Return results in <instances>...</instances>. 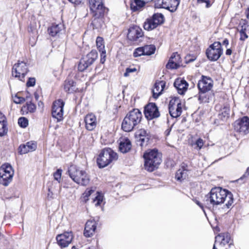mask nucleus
I'll list each match as a JSON object with an SVG mask.
<instances>
[{
    "label": "nucleus",
    "instance_id": "680f3d73",
    "mask_svg": "<svg viewBox=\"0 0 249 249\" xmlns=\"http://www.w3.org/2000/svg\"><path fill=\"white\" fill-rule=\"evenodd\" d=\"M172 130V126L169 127L164 132V134L166 136H168L170 135V132Z\"/></svg>",
    "mask_w": 249,
    "mask_h": 249
},
{
    "label": "nucleus",
    "instance_id": "7c9ffc66",
    "mask_svg": "<svg viewBox=\"0 0 249 249\" xmlns=\"http://www.w3.org/2000/svg\"><path fill=\"white\" fill-rule=\"evenodd\" d=\"M145 2L143 0H134L130 3V8L133 12H136L143 7Z\"/></svg>",
    "mask_w": 249,
    "mask_h": 249
},
{
    "label": "nucleus",
    "instance_id": "13d9d810",
    "mask_svg": "<svg viewBox=\"0 0 249 249\" xmlns=\"http://www.w3.org/2000/svg\"><path fill=\"white\" fill-rule=\"evenodd\" d=\"M6 121H7L6 116L3 113L0 111V123Z\"/></svg>",
    "mask_w": 249,
    "mask_h": 249
},
{
    "label": "nucleus",
    "instance_id": "a211bd4d",
    "mask_svg": "<svg viewBox=\"0 0 249 249\" xmlns=\"http://www.w3.org/2000/svg\"><path fill=\"white\" fill-rule=\"evenodd\" d=\"M143 36V33L142 29L138 26L130 27L128 30L127 37L129 40L136 41Z\"/></svg>",
    "mask_w": 249,
    "mask_h": 249
},
{
    "label": "nucleus",
    "instance_id": "393cba45",
    "mask_svg": "<svg viewBox=\"0 0 249 249\" xmlns=\"http://www.w3.org/2000/svg\"><path fill=\"white\" fill-rule=\"evenodd\" d=\"M85 122L87 129L91 131L96 126V118L93 114H89L85 118Z\"/></svg>",
    "mask_w": 249,
    "mask_h": 249
},
{
    "label": "nucleus",
    "instance_id": "9d476101",
    "mask_svg": "<svg viewBox=\"0 0 249 249\" xmlns=\"http://www.w3.org/2000/svg\"><path fill=\"white\" fill-rule=\"evenodd\" d=\"M164 18L161 13H155L147 18L143 23V28L147 31H151L156 28L159 25L164 22Z\"/></svg>",
    "mask_w": 249,
    "mask_h": 249
},
{
    "label": "nucleus",
    "instance_id": "9b49d317",
    "mask_svg": "<svg viewBox=\"0 0 249 249\" xmlns=\"http://www.w3.org/2000/svg\"><path fill=\"white\" fill-rule=\"evenodd\" d=\"M29 70L27 64L24 61H18L12 68V75L21 81H24V78Z\"/></svg>",
    "mask_w": 249,
    "mask_h": 249
},
{
    "label": "nucleus",
    "instance_id": "412c9836",
    "mask_svg": "<svg viewBox=\"0 0 249 249\" xmlns=\"http://www.w3.org/2000/svg\"><path fill=\"white\" fill-rule=\"evenodd\" d=\"M174 86L178 91V92L181 95L185 93L188 89V84L183 79L177 78L174 83Z\"/></svg>",
    "mask_w": 249,
    "mask_h": 249
},
{
    "label": "nucleus",
    "instance_id": "2f4dec72",
    "mask_svg": "<svg viewBox=\"0 0 249 249\" xmlns=\"http://www.w3.org/2000/svg\"><path fill=\"white\" fill-rule=\"evenodd\" d=\"M21 110H25L27 113H34L36 110V106L30 100L26 102V105L22 107Z\"/></svg>",
    "mask_w": 249,
    "mask_h": 249
},
{
    "label": "nucleus",
    "instance_id": "4be33fe9",
    "mask_svg": "<svg viewBox=\"0 0 249 249\" xmlns=\"http://www.w3.org/2000/svg\"><path fill=\"white\" fill-rule=\"evenodd\" d=\"M64 89L68 93H72L78 91L76 83L72 79L67 78L64 82Z\"/></svg>",
    "mask_w": 249,
    "mask_h": 249
},
{
    "label": "nucleus",
    "instance_id": "4c0bfd02",
    "mask_svg": "<svg viewBox=\"0 0 249 249\" xmlns=\"http://www.w3.org/2000/svg\"><path fill=\"white\" fill-rule=\"evenodd\" d=\"M249 178V167H248L244 174L238 179L236 180V182L243 183L245 182Z\"/></svg>",
    "mask_w": 249,
    "mask_h": 249
},
{
    "label": "nucleus",
    "instance_id": "4d7b16f0",
    "mask_svg": "<svg viewBox=\"0 0 249 249\" xmlns=\"http://www.w3.org/2000/svg\"><path fill=\"white\" fill-rule=\"evenodd\" d=\"M197 1L198 3H205L206 8H209L212 5L210 0H197Z\"/></svg>",
    "mask_w": 249,
    "mask_h": 249
},
{
    "label": "nucleus",
    "instance_id": "603ef678",
    "mask_svg": "<svg viewBox=\"0 0 249 249\" xmlns=\"http://www.w3.org/2000/svg\"><path fill=\"white\" fill-rule=\"evenodd\" d=\"M161 89V87L160 86V83L159 80L156 81L155 82L154 86V89H152V93L153 94V91L154 92H160Z\"/></svg>",
    "mask_w": 249,
    "mask_h": 249
},
{
    "label": "nucleus",
    "instance_id": "a19ab883",
    "mask_svg": "<svg viewBox=\"0 0 249 249\" xmlns=\"http://www.w3.org/2000/svg\"><path fill=\"white\" fill-rule=\"evenodd\" d=\"M25 144L29 150V152L34 151L37 148V144L35 142L30 141L27 142Z\"/></svg>",
    "mask_w": 249,
    "mask_h": 249
},
{
    "label": "nucleus",
    "instance_id": "49530a36",
    "mask_svg": "<svg viewBox=\"0 0 249 249\" xmlns=\"http://www.w3.org/2000/svg\"><path fill=\"white\" fill-rule=\"evenodd\" d=\"M25 101V99L23 97L18 96L17 95L14 97V102L17 104H21Z\"/></svg>",
    "mask_w": 249,
    "mask_h": 249
},
{
    "label": "nucleus",
    "instance_id": "58836bf2",
    "mask_svg": "<svg viewBox=\"0 0 249 249\" xmlns=\"http://www.w3.org/2000/svg\"><path fill=\"white\" fill-rule=\"evenodd\" d=\"M142 55H144V49H143V47L136 48L133 53V56L134 57H137Z\"/></svg>",
    "mask_w": 249,
    "mask_h": 249
},
{
    "label": "nucleus",
    "instance_id": "72a5a7b5",
    "mask_svg": "<svg viewBox=\"0 0 249 249\" xmlns=\"http://www.w3.org/2000/svg\"><path fill=\"white\" fill-rule=\"evenodd\" d=\"M7 121L0 123V137L6 135L8 132Z\"/></svg>",
    "mask_w": 249,
    "mask_h": 249
},
{
    "label": "nucleus",
    "instance_id": "79ce46f5",
    "mask_svg": "<svg viewBox=\"0 0 249 249\" xmlns=\"http://www.w3.org/2000/svg\"><path fill=\"white\" fill-rule=\"evenodd\" d=\"M103 197L104 196L101 193L98 192H97V195L93 199L94 202L96 201V203H95L96 206H98L101 205L103 200Z\"/></svg>",
    "mask_w": 249,
    "mask_h": 249
},
{
    "label": "nucleus",
    "instance_id": "052dcab7",
    "mask_svg": "<svg viewBox=\"0 0 249 249\" xmlns=\"http://www.w3.org/2000/svg\"><path fill=\"white\" fill-rule=\"evenodd\" d=\"M48 190L49 192L47 195L48 197L50 199H53L54 198L53 196V193L51 191V188L49 187Z\"/></svg>",
    "mask_w": 249,
    "mask_h": 249
},
{
    "label": "nucleus",
    "instance_id": "0e129e2a",
    "mask_svg": "<svg viewBox=\"0 0 249 249\" xmlns=\"http://www.w3.org/2000/svg\"><path fill=\"white\" fill-rule=\"evenodd\" d=\"M222 44L227 47L229 45V40L227 38H225L222 42Z\"/></svg>",
    "mask_w": 249,
    "mask_h": 249
},
{
    "label": "nucleus",
    "instance_id": "aec40b11",
    "mask_svg": "<svg viewBox=\"0 0 249 249\" xmlns=\"http://www.w3.org/2000/svg\"><path fill=\"white\" fill-rule=\"evenodd\" d=\"M189 171L188 164L184 162H182L180 165L179 168L176 172L175 175L176 179L178 181L181 182L187 178Z\"/></svg>",
    "mask_w": 249,
    "mask_h": 249
},
{
    "label": "nucleus",
    "instance_id": "20e7f679",
    "mask_svg": "<svg viewBox=\"0 0 249 249\" xmlns=\"http://www.w3.org/2000/svg\"><path fill=\"white\" fill-rule=\"evenodd\" d=\"M143 157L144 159V168L149 172H153L157 169L161 162L160 155L156 149L144 153Z\"/></svg>",
    "mask_w": 249,
    "mask_h": 249
},
{
    "label": "nucleus",
    "instance_id": "864d4df0",
    "mask_svg": "<svg viewBox=\"0 0 249 249\" xmlns=\"http://www.w3.org/2000/svg\"><path fill=\"white\" fill-rule=\"evenodd\" d=\"M185 61L186 63H189L192 62L196 60V57L195 56L191 55H187L185 58Z\"/></svg>",
    "mask_w": 249,
    "mask_h": 249
},
{
    "label": "nucleus",
    "instance_id": "f704fd0d",
    "mask_svg": "<svg viewBox=\"0 0 249 249\" xmlns=\"http://www.w3.org/2000/svg\"><path fill=\"white\" fill-rule=\"evenodd\" d=\"M230 107L225 106L221 109V113L219 114V115L221 116L222 119L228 118L230 116Z\"/></svg>",
    "mask_w": 249,
    "mask_h": 249
},
{
    "label": "nucleus",
    "instance_id": "f257e3e1",
    "mask_svg": "<svg viewBox=\"0 0 249 249\" xmlns=\"http://www.w3.org/2000/svg\"><path fill=\"white\" fill-rule=\"evenodd\" d=\"M226 200H227L226 205L228 208H229L233 203V195L228 190L222 189L220 187L212 188L210 192L205 196L204 199L206 205L213 206L223 203Z\"/></svg>",
    "mask_w": 249,
    "mask_h": 249
},
{
    "label": "nucleus",
    "instance_id": "c03bdc74",
    "mask_svg": "<svg viewBox=\"0 0 249 249\" xmlns=\"http://www.w3.org/2000/svg\"><path fill=\"white\" fill-rule=\"evenodd\" d=\"M29 152L26 144H20L18 147V153L20 155L24 154Z\"/></svg>",
    "mask_w": 249,
    "mask_h": 249
},
{
    "label": "nucleus",
    "instance_id": "6e6552de",
    "mask_svg": "<svg viewBox=\"0 0 249 249\" xmlns=\"http://www.w3.org/2000/svg\"><path fill=\"white\" fill-rule=\"evenodd\" d=\"M223 53V49L220 42L215 41L207 48L206 54L208 59L211 61L217 60Z\"/></svg>",
    "mask_w": 249,
    "mask_h": 249
},
{
    "label": "nucleus",
    "instance_id": "dca6fc26",
    "mask_svg": "<svg viewBox=\"0 0 249 249\" xmlns=\"http://www.w3.org/2000/svg\"><path fill=\"white\" fill-rule=\"evenodd\" d=\"M136 144L141 147L146 146L150 140V136L144 129H140L136 133Z\"/></svg>",
    "mask_w": 249,
    "mask_h": 249
},
{
    "label": "nucleus",
    "instance_id": "39448f33",
    "mask_svg": "<svg viewBox=\"0 0 249 249\" xmlns=\"http://www.w3.org/2000/svg\"><path fill=\"white\" fill-rule=\"evenodd\" d=\"M68 172L70 178L79 185L86 186L89 182V177L86 172L80 170L76 165H71L68 168Z\"/></svg>",
    "mask_w": 249,
    "mask_h": 249
},
{
    "label": "nucleus",
    "instance_id": "0eeeda50",
    "mask_svg": "<svg viewBox=\"0 0 249 249\" xmlns=\"http://www.w3.org/2000/svg\"><path fill=\"white\" fill-rule=\"evenodd\" d=\"M14 170L8 163H5L0 167V184L7 186L12 181Z\"/></svg>",
    "mask_w": 249,
    "mask_h": 249
},
{
    "label": "nucleus",
    "instance_id": "4468645a",
    "mask_svg": "<svg viewBox=\"0 0 249 249\" xmlns=\"http://www.w3.org/2000/svg\"><path fill=\"white\" fill-rule=\"evenodd\" d=\"M144 114L148 120L157 118L160 116L158 107L154 103H149L144 107Z\"/></svg>",
    "mask_w": 249,
    "mask_h": 249
},
{
    "label": "nucleus",
    "instance_id": "338daca9",
    "mask_svg": "<svg viewBox=\"0 0 249 249\" xmlns=\"http://www.w3.org/2000/svg\"><path fill=\"white\" fill-rule=\"evenodd\" d=\"M25 99V101H29V100H31L32 101V97H31V95L28 93V95H27L26 96V98Z\"/></svg>",
    "mask_w": 249,
    "mask_h": 249
},
{
    "label": "nucleus",
    "instance_id": "a18cd8bd",
    "mask_svg": "<svg viewBox=\"0 0 249 249\" xmlns=\"http://www.w3.org/2000/svg\"><path fill=\"white\" fill-rule=\"evenodd\" d=\"M62 170L61 169H57L54 173L53 177L55 180L60 182Z\"/></svg>",
    "mask_w": 249,
    "mask_h": 249
},
{
    "label": "nucleus",
    "instance_id": "3c124183",
    "mask_svg": "<svg viewBox=\"0 0 249 249\" xmlns=\"http://www.w3.org/2000/svg\"><path fill=\"white\" fill-rule=\"evenodd\" d=\"M136 71L137 69L135 67L127 68L125 70V72L124 74V75L125 77H127L129 76L130 73L135 72Z\"/></svg>",
    "mask_w": 249,
    "mask_h": 249
},
{
    "label": "nucleus",
    "instance_id": "ea45409f",
    "mask_svg": "<svg viewBox=\"0 0 249 249\" xmlns=\"http://www.w3.org/2000/svg\"><path fill=\"white\" fill-rule=\"evenodd\" d=\"M18 124L21 127L25 128L28 125V120L25 117H20L18 119Z\"/></svg>",
    "mask_w": 249,
    "mask_h": 249
},
{
    "label": "nucleus",
    "instance_id": "774afa93",
    "mask_svg": "<svg viewBox=\"0 0 249 249\" xmlns=\"http://www.w3.org/2000/svg\"><path fill=\"white\" fill-rule=\"evenodd\" d=\"M34 96L36 100L37 101L39 99V96L38 94L37 93V92H35L34 93Z\"/></svg>",
    "mask_w": 249,
    "mask_h": 249
},
{
    "label": "nucleus",
    "instance_id": "cd10ccee",
    "mask_svg": "<svg viewBox=\"0 0 249 249\" xmlns=\"http://www.w3.org/2000/svg\"><path fill=\"white\" fill-rule=\"evenodd\" d=\"M119 150L123 153H126L131 148V143L128 138H125L121 141L119 146Z\"/></svg>",
    "mask_w": 249,
    "mask_h": 249
},
{
    "label": "nucleus",
    "instance_id": "c756f323",
    "mask_svg": "<svg viewBox=\"0 0 249 249\" xmlns=\"http://www.w3.org/2000/svg\"><path fill=\"white\" fill-rule=\"evenodd\" d=\"M61 24H53L48 29V33L52 36H55L62 30Z\"/></svg>",
    "mask_w": 249,
    "mask_h": 249
},
{
    "label": "nucleus",
    "instance_id": "473e14b6",
    "mask_svg": "<svg viewBox=\"0 0 249 249\" xmlns=\"http://www.w3.org/2000/svg\"><path fill=\"white\" fill-rule=\"evenodd\" d=\"M144 55H150L154 54L156 51V47L154 45H145L143 46Z\"/></svg>",
    "mask_w": 249,
    "mask_h": 249
},
{
    "label": "nucleus",
    "instance_id": "ddd939ff",
    "mask_svg": "<svg viewBox=\"0 0 249 249\" xmlns=\"http://www.w3.org/2000/svg\"><path fill=\"white\" fill-rule=\"evenodd\" d=\"M65 103L63 100L59 99L53 103L52 109V115L53 118L57 119L59 122L63 120V108Z\"/></svg>",
    "mask_w": 249,
    "mask_h": 249
},
{
    "label": "nucleus",
    "instance_id": "a878e982",
    "mask_svg": "<svg viewBox=\"0 0 249 249\" xmlns=\"http://www.w3.org/2000/svg\"><path fill=\"white\" fill-rule=\"evenodd\" d=\"M179 59V55L177 53H173L166 65V68L170 69H178L179 66L178 63Z\"/></svg>",
    "mask_w": 249,
    "mask_h": 249
},
{
    "label": "nucleus",
    "instance_id": "e2e57ef3",
    "mask_svg": "<svg viewBox=\"0 0 249 249\" xmlns=\"http://www.w3.org/2000/svg\"><path fill=\"white\" fill-rule=\"evenodd\" d=\"M70 2L75 4H79L81 3L82 0H68Z\"/></svg>",
    "mask_w": 249,
    "mask_h": 249
},
{
    "label": "nucleus",
    "instance_id": "f03ea898",
    "mask_svg": "<svg viewBox=\"0 0 249 249\" xmlns=\"http://www.w3.org/2000/svg\"><path fill=\"white\" fill-rule=\"evenodd\" d=\"M89 3L92 16L91 24L93 28H101L104 22V16L108 10L104 5V0H89Z\"/></svg>",
    "mask_w": 249,
    "mask_h": 249
},
{
    "label": "nucleus",
    "instance_id": "7ed1b4c3",
    "mask_svg": "<svg viewBox=\"0 0 249 249\" xmlns=\"http://www.w3.org/2000/svg\"><path fill=\"white\" fill-rule=\"evenodd\" d=\"M142 119L141 111L138 108L129 111L122 123V129L125 132H130L139 124Z\"/></svg>",
    "mask_w": 249,
    "mask_h": 249
},
{
    "label": "nucleus",
    "instance_id": "bb28decb",
    "mask_svg": "<svg viewBox=\"0 0 249 249\" xmlns=\"http://www.w3.org/2000/svg\"><path fill=\"white\" fill-rule=\"evenodd\" d=\"M198 100L200 103H208L210 98L212 97L209 90L198 89Z\"/></svg>",
    "mask_w": 249,
    "mask_h": 249
},
{
    "label": "nucleus",
    "instance_id": "6ab92c4d",
    "mask_svg": "<svg viewBox=\"0 0 249 249\" xmlns=\"http://www.w3.org/2000/svg\"><path fill=\"white\" fill-rule=\"evenodd\" d=\"M213 80L210 77L202 75L197 86L198 89L211 90L213 87Z\"/></svg>",
    "mask_w": 249,
    "mask_h": 249
},
{
    "label": "nucleus",
    "instance_id": "c9c22d12",
    "mask_svg": "<svg viewBox=\"0 0 249 249\" xmlns=\"http://www.w3.org/2000/svg\"><path fill=\"white\" fill-rule=\"evenodd\" d=\"M96 46L99 52H102L105 50V46L104 44V40L102 37L98 36L96 38Z\"/></svg>",
    "mask_w": 249,
    "mask_h": 249
},
{
    "label": "nucleus",
    "instance_id": "8fccbe9b",
    "mask_svg": "<svg viewBox=\"0 0 249 249\" xmlns=\"http://www.w3.org/2000/svg\"><path fill=\"white\" fill-rule=\"evenodd\" d=\"M36 84V79L34 77L29 78L27 83L26 86L28 87H33Z\"/></svg>",
    "mask_w": 249,
    "mask_h": 249
},
{
    "label": "nucleus",
    "instance_id": "1a4fd4ad",
    "mask_svg": "<svg viewBox=\"0 0 249 249\" xmlns=\"http://www.w3.org/2000/svg\"><path fill=\"white\" fill-rule=\"evenodd\" d=\"M97 57V52L95 50H91L89 53L84 56L80 59L78 65V71L81 72L85 71L93 63Z\"/></svg>",
    "mask_w": 249,
    "mask_h": 249
},
{
    "label": "nucleus",
    "instance_id": "b1692460",
    "mask_svg": "<svg viewBox=\"0 0 249 249\" xmlns=\"http://www.w3.org/2000/svg\"><path fill=\"white\" fill-rule=\"evenodd\" d=\"M231 240V235L229 232H224L218 234L215 238V243H218L221 247L229 244Z\"/></svg>",
    "mask_w": 249,
    "mask_h": 249
},
{
    "label": "nucleus",
    "instance_id": "37998d69",
    "mask_svg": "<svg viewBox=\"0 0 249 249\" xmlns=\"http://www.w3.org/2000/svg\"><path fill=\"white\" fill-rule=\"evenodd\" d=\"M93 192L94 191L91 189H87L85 192L83 194L82 196L85 202L89 200V197Z\"/></svg>",
    "mask_w": 249,
    "mask_h": 249
},
{
    "label": "nucleus",
    "instance_id": "6e6d98bb",
    "mask_svg": "<svg viewBox=\"0 0 249 249\" xmlns=\"http://www.w3.org/2000/svg\"><path fill=\"white\" fill-rule=\"evenodd\" d=\"M196 144L199 148V149H200L204 144L203 140L201 138L198 139L196 142Z\"/></svg>",
    "mask_w": 249,
    "mask_h": 249
},
{
    "label": "nucleus",
    "instance_id": "423d86ee",
    "mask_svg": "<svg viewBox=\"0 0 249 249\" xmlns=\"http://www.w3.org/2000/svg\"><path fill=\"white\" fill-rule=\"evenodd\" d=\"M117 154L110 148L102 149L97 159V164L100 168L109 165L113 160H117Z\"/></svg>",
    "mask_w": 249,
    "mask_h": 249
},
{
    "label": "nucleus",
    "instance_id": "f8f14e48",
    "mask_svg": "<svg viewBox=\"0 0 249 249\" xmlns=\"http://www.w3.org/2000/svg\"><path fill=\"white\" fill-rule=\"evenodd\" d=\"M179 4V0H156L155 7L157 8H164L170 12H175Z\"/></svg>",
    "mask_w": 249,
    "mask_h": 249
},
{
    "label": "nucleus",
    "instance_id": "de8ad7c7",
    "mask_svg": "<svg viewBox=\"0 0 249 249\" xmlns=\"http://www.w3.org/2000/svg\"><path fill=\"white\" fill-rule=\"evenodd\" d=\"M246 29L245 28L243 29V28L240 31V40L242 41H244L246 38L248 37V36L246 33Z\"/></svg>",
    "mask_w": 249,
    "mask_h": 249
},
{
    "label": "nucleus",
    "instance_id": "f3484780",
    "mask_svg": "<svg viewBox=\"0 0 249 249\" xmlns=\"http://www.w3.org/2000/svg\"><path fill=\"white\" fill-rule=\"evenodd\" d=\"M72 239L71 232H65L63 234H58L56 237L58 245L61 248H65L71 243Z\"/></svg>",
    "mask_w": 249,
    "mask_h": 249
},
{
    "label": "nucleus",
    "instance_id": "2eb2a0df",
    "mask_svg": "<svg viewBox=\"0 0 249 249\" xmlns=\"http://www.w3.org/2000/svg\"><path fill=\"white\" fill-rule=\"evenodd\" d=\"M234 130L240 133L246 134L249 133V117L244 116L236 121L234 123Z\"/></svg>",
    "mask_w": 249,
    "mask_h": 249
},
{
    "label": "nucleus",
    "instance_id": "69168bd1",
    "mask_svg": "<svg viewBox=\"0 0 249 249\" xmlns=\"http://www.w3.org/2000/svg\"><path fill=\"white\" fill-rule=\"evenodd\" d=\"M225 53L227 55H230L232 53V50L231 49H227Z\"/></svg>",
    "mask_w": 249,
    "mask_h": 249
},
{
    "label": "nucleus",
    "instance_id": "09e8293b",
    "mask_svg": "<svg viewBox=\"0 0 249 249\" xmlns=\"http://www.w3.org/2000/svg\"><path fill=\"white\" fill-rule=\"evenodd\" d=\"M178 102H180L179 98L178 97H174L170 101L169 107H176V105H178Z\"/></svg>",
    "mask_w": 249,
    "mask_h": 249
},
{
    "label": "nucleus",
    "instance_id": "c85d7f7f",
    "mask_svg": "<svg viewBox=\"0 0 249 249\" xmlns=\"http://www.w3.org/2000/svg\"><path fill=\"white\" fill-rule=\"evenodd\" d=\"M169 112L171 116L173 118H178L182 113V105L181 102H178V105L175 107H169Z\"/></svg>",
    "mask_w": 249,
    "mask_h": 249
},
{
    "label": "nucleus",
    "instance_id": "5fc2aeb1",
    "mask_svg": "<svg viewBox=\"0 0 249 249\" xmlns=\"http://www.w3.org/2000/svg\"><path fill=\"white\" fill-rule=\"evenodd\" d=\"M100 63L102 64H104L106 61V50H103L102 52H100Z\"/></svg>",
    "mask_w": 249,
    "mask_h": 249
},
{
    "label": "nucleus",
    "instance_id": "bf43d9fd",
    "mask_svg": "<svg viewBox=\"0 0 249 249\" xmlns=\"http://www.w3.org/2000/svg\"><path fill=\"white\" fill-rule=\"evenodd\" d=\"M193 201L205 212L203 205L201 202L196 199H194Z\"/></svg>",
    "mask_w": 249,
    "mask_h": 249
},
{
    "label": "nucleus",
    "instance_id": "5701e85b",
    "mask_svg": "<svg viewBox=\"0 0 249 249\" xmlns=\"http://www.w3.org/2000/svg\"><path fill=\"white\" fill-rule=\"evenodd\" d=\"M96 229V224L94 220H88L85 226L84 235L86 237H89L93 235Z\"/></svg>",
    "mask_w": 249,
    "mask_h": 249
},
{
    "label": "nucleus",
    "instance_id": "e433bc0d",
    "mask_svg": "<svg viewBox=\"0 0 249 249\" xmlns=\"http://www.w3.org/2000/svg\"><path fill=\"white\" fill-rule=\"evenodd\" d=\"M160 86L161 87V89L160 92H154L153 91V98L155 99H157L159 96L161 94L162 91L164 90L165 86H166V82L163 80L159 81Z\"/></svg>",
    "mask_w": 249,
    "mask_h": 249
}]
</instances>
